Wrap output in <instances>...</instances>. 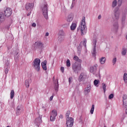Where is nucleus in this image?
<instances>
[{"label": "nucleus", "mask_w": 127, "mask_h": 127, "mask_svg": "<svg viewBox=\"0 0 127 127\" xmlns=\"http://www.w3.org/2000/svg\"><path fill=\"white\" fill-rule=\"evenodd\" d=\"M81 35H85L87 33V26H86V18L83 17L81 22Z\"/></svg>", "instance_id": "f257e3e1"}, {"label": "nucleus", "mask_w": 127, "mask_h": 127, "mask_svg": "<svg viewBox=\"0 0 127 127\" xmlns=\"http://www.w3.org/2000/svg\"><path fill=\"white\" fill-rule=\"evenodd\" d=\"M72 69L73 73H75V74H78L81 69H82V65L81 64H79V63L76 62L75 63L72 64Z\"/></svg>", "instance_id": "f03ea898"}, {"label": "nucleus", "mask_w": 127, "mask_h": 127, "mask_svg": "<svg viewBox=\"0 0 127 127\" xmlns=\"http://www.w3.org/2000/svg\"><path fill=\"white\" fill-rule=\"evenodd\" d=\"M42 12L46 19H48V4L45 3L41 7Z\"/></svg>", "instance_id": "7ed1b4c3"}, {"label": "nucleus", "mask_w": 127, "mask_h": 127, "mask_svg": "<svg viewBox=\"0 0 127 127\" xmlns=\"http://www.w3.org/2000/svg\"><path fill=\"white\" fill-rule=\"evenodd\" d=\"M41 61L40 59L39 58L35 59L32 63V66L33 68L37 71V72H39L40 71V63Z\"/></svg>", "instance_id": "20e7f679"}, {"label": "nucleus", "mask_w": 127, "mask_h": 127, "mask_svg": "<svg viewBox=\"0 0 127 127\" xmlns=\"http://www.w3.org/2000/svg\"><path fill=\"white\" fill-rule=\"evenodd\" d=\"M34 47L35 48V49H43V48H44V44H43V43H42L41 41H38L37 42H36L34 45Z\"/></svg>", "instance_id": "39448f33"}, {"label": "nucleus", "mask_w": 127, "mask_h": 127, "mask_svg": "<svg viewBox=\"0 0 127 127\" xmlns=\"http://www.w3.org/2000/svg\"><path fill=\"white\" fill-rule=\"evenodd\" d=\"M83 44V46L86 48L87 46L86 45L87 44V40L86 39H84L83 40V41H81L77 47V51L78 55H80V54H81V51L82 50V46H81V44Z\"/></svg>", "instance_id": "423d86ee"}, {"label": "nucleus", "mask_w": 127, "mask_h": 127, "mask_svg": "<svg viewBox=\"0 0 127 127\" xmlns=\"http://www.w3.org/2000/svg\"><path fill=\"white\" fill-rule=\"evenodd\" d=\"M42 115H39L38 117L35 119V120L34 121V124L35 125V126H37V127H39V126L41 124V123H42Z\"/></svg>", "instance_id": "0eeeda50"}, {"label": "nucleus", "mask_w": 127, "mask_h": 127, "mask_svg": "<svg viewBox=\"0 0 127 127\" xmlns=\"http://www.w3.org/2000/svg\"><path fill=\"white\" fill-rule=\"evenodd\" d=\"M66 127H72L74 124V119L73 118L70 117V119L67 118L66 120Z\"/></svg>", "instance_id": "6e6552de"}, {"label": "nucleus", "mask_w": 127, "mask_h": 127, "mask_svg": "<svg viewBox=\"0 0 127 127\" xmlns=\"http://www.w3.org/2000/svg\"><path fill=\"white\" fill-rule=\"evenodd\" d=\"M56 117H57V111H56V110H52L50 116L51 122H54L56 120Z\"/></svg>", "instance_id": "1a4fd4ad"}, {"label": "nucleus", "mask_w": 127, "mask_h": 127, "mask_svg": "<svg viewBox=\"0 0 127 127\" xmlns=\"http://www.w3.org/2000/svg\"><path fill=\"white\" fill-rule=\"evenodd\" d=\"M12 13V10L10 8H7L4 10V14L5 17H9Z\"/></svg>", "instance_id": "9d476101"}, {"label": "nucleus", "mask_w": 127, "mask_h": 127, "mask_svg": "<svg viewBox=\"0 0 127 127\" xmlns=\"http://www.w3.org/2000/svg\"><path fill=\"white\" fill-rule=\"evenodd\" d=\"M127 9H125L123 15H122V25H125V23H126V17H127Z\"/></svg>", "instance_id": "9b49d317"}, {"label": "nucleus", "mask_w": 127, "mask_h": 127, "mask_svg": "<svg viewBox=\"0 0 127 127\" xmlns=\"http://www.w3.org/2000/svg\"><path fill=\"white\" fill-rule=\"evenodd\" d=\"M121 15V12L119 10V9H115L114 10V17L116 20L120 19V16Z\"/></svg>", "instance_id": "f8f14e48"}, {"label": "nucleus", "mask_w": 127, "mask_h": 127, "mask_svg": "<svg viewBox=\"0 0 127 127\" xmlns=\"http://www.w3.org/2000/svg\"><path fill=\"white\" fill-rule=\"evenodd\" d=\"M34 6L33 3H27L25 5V8L27 10H31Z\"/></svg>", "instance_id": "ddd939ff"}, {"label": "nucleus", "mask_w": 127, "mask_h": 127, "mask_svg": "<svg viewBox=\"0 0 127 127\" xmlns=\"http://www.w3.org/2000/svg\"><path fill=\"white\" fill-rule=\"evenodd\" d=\"M123 107L124 108L127 107V95L124 94L123 97Z\"/></svg>", "instance_id": "4468645a"}, {"label": "nucleus", "mask_w": 127, "mask_h": 127, "mask_svg": "<svg viewBox=\"0 0 127 127\" xmlns=\"http://www.w3.org/2000/svg\"><path fill=\"white\" fill-rule=\"evenodd\" d=\"M86 75L84 74V73L82 72L80 73L79 77H78V81L82 82V81H84L86 80Z\"/></svg>", "instance_id": "2eb2a0df"}, {"label": "nucleus", "mask_w": 127, "mask_h": 127, "mask_svg": "<svg viewBox=\"0 0 127 127\" xmlns=\"http://www.w3.org/2000/svg\"><path fill=\"white\" fill-rule=\"evenodd\" d=\"M98 67L97 64H95L93 66H91L90 68V71L91 73H93V74H95L97 71V67Z\"/></svg>", "instance_id": "dca6fc26"}, {"label": "nucleus", "mask_w": 127, "mask_h": 127, "mask_svg": "<svg viewBox=\"0 0 127 127\" xmlns=\"http://www.w3.org/2000/svg\"><path fill=\"white\" fill-rule=\"evenodd\" d=\"M5 20V16L3 14V12H0V23L3 22Z\"/></svg>", "instance_id": "f3484780"}, {"label": "nucleus", "mask_w": 127, "mask_h": 127, "mask_svg": "<svg viewBox=\"0 0 127 127\" xmlns=\"http://www.w3.org/2000/svg\"><path fill=\"white\" fill-rule=\"evenodd\" d=\"M90 92H91V85H88L87 87L84 89V93L85 95H88Z\"/></svg>", "instance_id": "a211bd4d"}, {"label": "nucleus", "mask_w": 127, "mask_h": 127, "mask_svg": "<svg viewBox=\"0 0 127 127\" xmlns=\"http://www.w3.org/2000/svg\"><path fill=\"white\" fill-rule=\"evenodd\" d=\"M21 112H22V108L20 106H18L17 107L16 115V116H19L20 115Z\"/></svg>", "instance_id": "6ab92c4d"}, {"label": "nucleus", "mask_w": 127, "mask_h": 127, "mask_svg": "<svg viewBox=\"0 0 127 127\" xmlns=\"http://www.w3.org/2000/svg\"><path fill=\"white\" fill-rule=\"evenodd\" d=\"M46 65H47V61L45 60L44 62L41 63L42 68L45 71H46V70H47V67L46 66Z\"/></svg>", "instance_id": "aec40b11"}, {"label": "nucleus", "mask_w": 127, "mask_h": 127, "mask_svg": "<svg viewBox=\"0 0 127 127\" xmlns=\"http://www.w3.org/2000/svg\"><path fill=\"white\" fill-rule=\"evenodd\" d=\"M119 28V23L116 21L113 24V29L115 31H117Z\"/></svg>", "instance_id": "412c9836"}, {"label": "nucleus", "mask_w": 127, "mask_h": 127, "mask_svg": "<svg viewBox=\"0 0 127 127\" xmlns=\"http://www.w3.org/2000/svg\"><path fill=\"white\" fill-rule=\"evenodd\" d=\"M32 82L31 80V78H29L28 79H26L25 81V85L27 88H29V84Z\"/></svg>", "instance_id": "4be33fe9"}, {"label": "nucleus", "mask_w": 127, "mask_h": 127, "mask_svg": "<svg viewBox=\"0 0 127 127\" xmlns=\"http://www.w3.org/2000/svg\"><path fill=\"white\" fill-rule=\"evenodd\" d=\"M76 27H77V24L75 23H72L70 26V29L71 30H75V29H76Z\"/></svg>", "instance_id": "5701e85b"}, {"label": "nucleus", "mask_w": 127, "mask_h": 127, "mask_svg": "<svg viewBox=\"0 0 127 127\" xmlns=\"http://www.w3.org/2000/svg\"><path fill=\"white\" fill-rule=\"evenodd\" d=\"M58 41H59V43H62V42H63V41H64V37L61 36H59Z\"/></svg>", "instance_id": "b1692460"}, {"label": "nucleus", "mask_w": 127, "mask_h": 127, "mask_svg": "<svg viewBox=\"0 0 127 127\" xmlns=\"http://www.w3.org/2000/svg\"><path fill=\"white\" fill-rule=\"evenodd\" d=\"M100 63L101 64H105V63L106 62V58L105 57H102L99 60Z\"/></svg>", "instance_id": "393cba45"}, {"label": "nucleus", "mask_w": 127, "mask_h": 127, "mask_svg": "<svg viewBox=\"0 0 127 127\" xmlns=\"http://www.w3.org/2000/svg\"><path fill=\"white\" fill-rule=\"evenodd\" d=\"M127 0H118V6H121L122 5V3H124V2H126Z\"/></svg>", "instance_id": "a878e982"}, {"label": "nucleus", "mask_w": 127, "mask_h": 127, "mask_svg": "<svg viewBox=\"0 0 127 127\" xmlns=\"http://www.w3.org/2000/svg\"><path fill=\"white\" fill-rule=\"evenodd\" d=\"M72 20H73V16L71 15H68L67 18V21H68V22H71Z\"/></svg>", "instance_id": "bb28decb"}, {"label": "nucleus", "mask_w": 127, "mask_h": 127, "mask_svg": "<svg viewBox=\"0 0 127 127\" xmlns=\"http://www.w3.org/2000/svg\"><path fill=\"white\" fill-rule=\"evenodd\" d=\"M92 56L93 57H96V54H97V50H96V47H94L93 49V52H92Z\"/></svg>", "instance_id": "cd10ccee"}, {"label": "nucleus", "mask_w": 127, "mask_h": 127, "mask_svg": "<svg viewBox=\"0 0 127 127\" xmlns=\"http://www.w3.org/2000/svg\"><path fill=\"white\" fill-rule=\"evenodd\" d=\"M58 89H59V84H58V80H57V83H55V90L58 92Z\"/></svg>", "instance_id": "c85d7f7f"}, {"label": "nucleus", "mask_w": 127, "mask_h": 127, "mask_svg": "<svg viewBox=\"0 0 127 127\" xmlns=\"http://www.w3.org/2000/svg\"><path fill=\"white\" fill-rule=\"evenodd\" d=\"M117 4H118V1H117V0H114L112 2V7L113 8L116 7Z\"/></svg>", "instance_id": "c756f323"}, {"label": "nucleus", "mask_w": 127, "mask_h": 127, "mask_svg": "<svg viewBox=\"0 0 127 127\" xmlns=\"http://www.w3.org/2000/svg\"><path fill=\"white\" fill-rule=\"evenodd\" d=\"M59 36H65V33L64 32V31L63 30H61L59 31Z\"/></svg>", "instance_id": "7c9ffc66"}, {"label": "nucleus", "mask_w": 127, "mask_h": 127, "mask_svg": "<svg viewBox=\"0 0 127 127\" xmlns=\"http://www.w3.org/2000/svg\"><path fill=\"white\" fill-rule=\"evenodd\" d=\"M14 97V90H12L10 92V99H13Z\"/></svg>", "instance_id": "2f4dec72"}, {"label": "nucleus", "mask_w": 127, "mask_h": 127, "mask_svg": "<svg viewBox=\"0 0 127 127\" xmlns=\"http://www.w3.org/2000/svg\"><path fill=\"white\" fill-rule=\"evenodd\" d=\"M70 114H71V112H70V111H67L65 115L66 120H67V119H70V117H69V115H70Z\"/></svg>", "instance_id": "473e14b6"}, {"label": "nucleus", "mask_w": 127, "mask_h": 127, "mask_svg": "<svg viewBox=\"0 0 127 127\" xmlns=\"http://www.w3.org/2000/svg\"><path fill=\"white\" fill-rule=\"evenodd\" d=\"M94 110H95V105L94 104H93L92 105V107H91V109L90 110V113L91 114H94Z\"/></svg>", "instance_id": "72a5a7b5"}, {"label": "nucleus", "mask_w": 127, "mask_h": 127, "mask_svg": "<svg viewBox=\"0 0 127 127\" xmlns=\"http://www.w3.org/2000/svg\"><path fill=\"white\" fill-rule=\"evenodd\" d=\"M123 78H124V82H125V83H127V73H124Z\"/></svg>", "instance_id": "f704fd0d"}, {"label": "nucleus", "mask_w": 127, "mask_h": 127, "mask_svg": "<svg viewBox=\"0 0 127 127\" xmlns=\"http://www.w3.org/2000/svg\"><path fill=\"white\" fill-rule=\"evenodd\" d=\"M93 47H96L97 46V39H93Z\"/></svg>", "instance_id": "c9c22d12"}, {"label": "nucleus", "mask_w": 127, "mask_h": 127, "mask_svg": "<svg viewBox=\"0 0 127 127\" xmlns=\"http://www.w3.org/2000/svg\"><path fill=\"white\" fill-rule=\"evenodd\" d=\"M106 87H107V85H106V84H105L104 83H102V88H103V89L104 90V93H106Z\"/></svg>", "instance_id": "e433bc0d"}, {"label": "nucleus", "mask_w": 127, "mask_h": 127, "mask_svg": "<svg viewBox=\"0 0 127 127\" xmlns=\"http://www.w3.org/2000/svg\"><path fill=\"white\" fill-rule=\"evenodd\" d=\"M66 66L67 67H70L71 66V63H70V60L69 59L66 61Z\"/></svg>", "instance_id": "4c0bfd02"}, {"label": "nucleus", "mask_w": 127, "mask_h": 127, "mask_svg": "<svg viewBox=\"0 0 127 127\" xmlns=\"http://www.w3.org/2000/svg\"><path fill=\"white\" fill-rule=\"evenodd\" d=\"M99 83H100V80H94V84L95 86H97V85H98V84H99Z\"/></svg>", "instance_id": "58836bf2"}, {"label": "nucleus", "mask_w": 127, "mask_h": 127, "mask_svg": "<svg viewBox=\"0 0 127 127\" xmlns=\"http://www.w3.org/2000/svg\"><path fill=\"white\" fill-rule=\"evenodd\" d=\"M112 62L113 64V65H115V64H116V63L117 62V58H114L113 59Z\"/></svg>", "instance_id": "ea45409f"}, {"label": "nucleus", "mask_w": 127, "mask_h": 127, "mask_svg": "<svg viewBox=\"0 0 127 127\" xmlns=\"http://www.w3.org/2000/svg\"><path fill=\"white\" fill-rule=\"evenodd\" d=\"M126 54H127V50L125 49L122 51V55H126Z\"/></svg>", "instance_id": "a19ab883"}, {"label": "nucleus", "mask_w": 127, "mask_h": 127, "mask_svg": "<svg viewBox=\"0 0 127 127\" xmlns=\"http://www.w3.org/2000/svg\"><path fill=\"white\" fill-rule=\"evenodd\" d=\"M113 98H114V94H111L109 96V100H112V99H113Z\"/></svg>", "instance_id": "79ce46f5"}, {"label": "nucleus", "mask_w": 127, "mask_h": 127, "mask_svg": "<svg viewBox=\"0 0 127 127\" xmlns=\"http://www.w3.org/2000/svg\"><path fill=\"white\" fill-rule=\"evenodd\" d=\"M78 59H79V57H78L77 56H74V57H73V60L75 61H77Z\"/></svg>", "instance_id": "37998d69"}, {"label": "nucleus", "mask_w": 127, "mask_h": 127, "mask_svg": "<svg viewBox=\"0 0 127 127\" xmlns=\"http://www.w3.org/2000/svg\"><path fill=\"white\" fill-rule=\"evenodd\" d=\"M5 66H7L8 67L9 66V62H8V61H5Z\"/></svg>", "instance_id": "c03bdc74"}, {"label": "nucleus", "mask_w": 127, "mask_h": 127, "mask_svg": "<svg viewBox=\"0 0 127 127\" xmlns=\"http://www.w3.org/2000/svg\"><path fill=\"white\" fill-rule=\"evenodd\" d=\"M5 74H7L8 73V67H6L4 70Z\"/></svg>", "instance_id": "a18cd8bd"}, {"label": "nucleus", "mask_w": 127, "mask_h": 127, "mask_svg": "<svg viewBox=\"0 0 127 127\" xmlns=\"http://www.w3.org/2000/svg\"><path fill=\"white\" fill-rule=\"evenodd\" d=\"M74 3H75V1H72V4H71V5L70 6V8L71 9H72V8H73L74 7V5H73V4H74Z\"/></svg>", "instance_id": "49530a36"}, {"label": "nucleus", "mask_w": 127, "mask_h": 127, "mask_svg": "<svg viewBox=\"0 0 127 127\" xmlns=\"http://www.w3.org/2000/svg\"><path fill=\"white\" fill-rule=\"evenodd\" d=\"M77 62H78L79 64H81V62H82V60L79 59L78 58V59H77V60L76 61Z\"/></svg>", "instance_id": "de8ad7c7"}, {"label": "nucleus", "mask_w": 127, "mask_h": 127, "mask_svg": "<svg viewBox=\"0 0 127 127\" xmlns=\"http://www.w3.org/2000/svg\"><path fill=\"white\" fill-rule=\"evenodd\" d=\"M64 67H61V72H62V73H64Z\"/></svg>", "instance_id": "09e8293b"}, {"label": "nucleus", "mask_w": 127, "mask_h": 127, "mask_svg": "<svg viewBox=\"0 0 127 127\" xmlns=\"http://www.w3.org/2000/svg\"><path fill=\"white\" fill-rule=\"evenodd\" d=\"M33 27H36V24L35 23H33L32 24Z\"/></svg>", "instance_id": "8fccbe9b"}, {"label": "nucleus", "mask_w": 127, "mask_h": 127, "mask_svg": "<svg viewBox=\"0 0 127 127\" xmlns=\"http://www.w3.org/2000/svg\"><path fill=\"white\" fill-rule=\"evenodd\" d=\"M71 80H72V77H69L68 78V82H69V84H70V83H71Z\"/></svg>", "instance_id": "3c124183"}, {"label": "nucleus", "mask_w": 127, "mask_h": 127, "mask_svg": "<svg viewBox=\"0 0 127 127\" xmlns=\"http://www.w3.org/2000/svg\"><path fill=\"white\" fill-rule=\"evenodd\" d=\"M53 97H54L53 95L51 96V97L50 98V101H52V100H53Z\"/></svg>", "instance_id": "603ef678"}, {"label": "nucleus", "mask_w": 127, "mask_h": 127, "mask_svg": "<svg viewBox=\"0 0 127 127\" xmlns=\"http://www.w3.org/2000/svg\"><path fill=\"white\" fill-rule=\"evenodd\" d=\"M101 18H102V15H99L98 16V19H101Z\"/></svg>", "instance_id": "864d4df0"}, {"label": "nucleus", "mask_w": 127, "mask_h": 127, "mask_svg": "<svg viewBox=\"0 0 127 127\" xmlns=\"http://www.w3.org/2000/svg\"><path fill=\"white\" fill-rule=\"evenodd\" d=\"M79 120L80 121V122H82V116H80V118H79Z\"/></svg>", "instance_id": "5fc2aeb1"}, {"label": "nucleus", "mask_w": 127, "mask_h": 127, "mask_svg": "<svg viewBox=\"0 0 127 127\" xmlns=\"http://www.w3.org/2000/svg\"><path fill=\"white\" fill-rule=\"evenodd\" d=\"M18 53H17L16 55L15 56V57H17V58H18Z\"/></svg>", "instance_id": "6e6d98bb"}, {"label": "nucleus", "mask_w": 127, "mask_h": 127, "mask_svg": "<svg viewBox=\"0 0 127 127\" xmlns=\"http://www.w3.org/2000/svg\"><path fill=\"white\" fill-rule=\"evenodd\" d=\"M49 35V33L47 32V33H46V36H48Z\"/></svg>", "instance_id": "4d7b16f0"}, {"label": "nucleus", "mask_w": 127, "mask_h": 127, "mask_svg": "<svg viewBox=\"0 0 127 127\" xmlns=\"http://www.w3.org/2000/svg\"><path fill=\"white\" fill-rule=\"evenodd\" d=\"M30 12L29 13H28V14H27V16H29V15H30Z\"/></svg>", "instance_id": "13d9d810"}, {"label": "nucleus", "mask_w": 127, "mask_h": 127, "mask_svg": "<svg viewBox=\"0 0 127 127\" xmlns=\"http://www.w3.org/2000/svg\"><path fill=\"white\" fill-rule=\"evenodd\" d=\"M80 30V26L77 28V31H79Z\"/></svg>", "instance_id": "bf43d9fd"}, {"label": "nucleus", "mask_w": 127, "mask_h": 127, "mask_svg": "<svg viewBox=\"0 0 127 127\" xmlns=\"http://www.w3.org/2000/svg\"><path fill=\"white\" fill-rule=\"evenodd\" d=\"M60 118H61L62 119L63 118V116H62V115H61L60 116Z\"/></svg>", "instance_id": "052dcab7"}, {"label": "nucleus", "mask_w": 127, "mask_h": 127, "mask_svg": "<svg viewBox=\"0 0 127 127\" xmlns=\"http://www.w3.org/2000/svg\"><path fill=\"white\" fill-rule=\"evenodd\" d=\"M76 0H72L73 1H75Z\"/></svg>", "instance_id": "680f3d73"}, {"label": "nucleus", "mask_w": 127, "mask_h": 127, "mask_svg": "<svg viewBox=\"0 0 127 127\" xmlns=\"http://www.w3.org/2000/svg\"><path fill=\"white\" fill-rule=\"evenodd\" d=\"M10 127L8 126H7V127Z\"/></svg>", "instance_id": "e2e57ef3"}, {"label": "nucleus", "mask_w": 127, "mask_h": 127, "mask_svg": "<svg viewBox=\"0 0 127 127\" xmlns=\"http://www.w3.org/2000/svg\"><path fill=\"white\" fill-rule=\"evenodd\" d=\"M0 1H1V0H0Z\"/></svg>", "instance_id": "0e129e2a"}]
</instances>
